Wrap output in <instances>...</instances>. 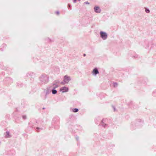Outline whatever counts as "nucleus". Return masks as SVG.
<instances>
[{
    "label": "nucleus",
    "mask_w": 156,
    "mask_h": 156,
    "mask_svg": "<svg viewBox=\"0 0 156 156\" xmlns=\"http://www.w3.org/2000/svg\"><path fill=\"white\" fill-rule=\"evenodd\" d=\"M69 88L65 86L61 87L59 89V91L62 93L67 92L69 91Z\"/></svg>",
    "instance_id": "nucleus-8"
},
{
    "label": "nucleus",
    "mask_w": 156,
    "mask_h": 156,
    "mask_svg": "<svg viewBox=\"0 0 156 156\" xmlns=\"http://www.w3.org/2000/svg\"><path fill=\"white\" fill-rule=\"evenodd\" d=\"M92 73L94 75L96 76L99 73L98 69L97 67L94 68L93 70Z\"/></svg>",
    "instance_id": "nucleus-10"
},
{
    "label": "nucleus",
    "mask_w": 156,
    "mask_h": 156,
    "mask_svg": "<svg viewBox=\"0 0 156 156\" xmlns=\"http://www.w3.org/2000/svg\"><path fill=\"white\" fill-rule=\"evenodd\" d=\"M107 119H103L101 121L100 125L103 126L104 128H107L108 127V125L106 123Z\"/></svg>",
    "instance_id": "nucleus-6"
},
{
    "label": "nucleus",
    "mask_w": 156,
    "mask_h": 156,
    "mask_svg": "<svg viewBox=\"0 0 156 156\" xmlns=\"http://www.w3.org/2000/svg\"><path fill=\"white\" fill-rule=\"evenodd\" d=\"M131 103L132 104H133V102H131Z\"/></svg>",
    "instance_id": "nucleus-29"
},
{
    "label": "nucleus",
    "mask_w": 156,
    "mask_h": 156,
    "mask_svg": "<svg viewBox=\"0 0 156 156\" xmlns=\"http://www.w3.org/2000/svg\"><path fill=\"white\" fill-rule=\"evenodd\" d=\"M76 118L75 116L73 114L69 115V117L66 120V125L70 131L73 133L74 132L73 128H75L76 126L73 125L76 121Z\"/></svg>",
    "instance_id": "nucleus-1"
},
{
    "label": "nucleus",
    "mask_w": 156,
    "mask_h": 156,
    "mask_svg": "<svg viewBox=\"0 0 156 156\" xmlns=\"http://www.w3.org/2000/svg\"><path fill=\"white\" fill-rule=\"evenodd\" d=\"M100 34L101 37L103 40H105L107 38L108 34L105 32L101 31L100 32Z\"/></svg>",
    "instance_id": "nucleus-7"
},
{
    "label": "nucleus",
    "mask_w": 156,
    "mask_h": 156,
    "mask_svg": "<svg viewBox=\"0 0 156 156\" xmlns=\"http://www.w3.org/2000/svg\"><path fill=\"white\" fill-rule=\"evenodd\" d=\"M84 3L86 4H90V3L88 1L84 2Z\"/></svg>",
    "instance_id": "nucleus-23"
},
{
    "label": "nucleus",
    "mask_w": 156,
    "mask_h": 156,
    "mask_svg": "<svg viewBox=\"0 0 156 156\" xmlns=\"http://www.w3.org/2000/svg\"><path fill=\"white\" fill-rule=\"evenodd\" d=\"M94 12L96 13H100L101 12V9L98 6L95 5L94 8Z\"/></svg>",
    "instance_id": "nucleus-9"
},
{
    "label": "nucleus",
    "mask_w": 156,
    "mask_h": 156,
    "mask_svg": "<svg viewBox=\"0 0 156 156\" xmlns=\"http://www.w3.org/2000/svg\"><path fill=\"white\" fill-rule=\"evenodd\" d=\"M4 135L5 137L6 138H9L12 137V136L9 131H6L4 133Z\"/></svg>",
    "instance_id": "nucleus-11"
},
{
    "label": "nucleus",
    "mask_w": 156,
    "mask_h": 156,
    "mask_svg": "<svg viewBox=\"0 0 156 156\" xmlns=\"http://www.w3.org/2000/svg\"><path fill=\"white\" fill-rule=\"evenodd\" d=\"M152 95L154 97H156V90L153 91L152 93Z\"/></svg>",
    "instance_id": "nucleus-16"
},
{
    "label": "nucleus",
    "mask_w": 156,
    "mask_h": 156,
    "mask_svg": "<svg viewBox=\"0 0 156 156\" xmlns=\"http://www.w3.org/2000/svg\"><path fill=\"white\" fill-rule=\"evenodd\" d=\"M144 81H145L144 83H143H143H146L147 81H148V79H147V78H145V79H144Z\"/></svg>",
    "instance_id": "nucleus-20"
},
{
    "label": "nucleus",
    "mask_w": 156,
    "mask_h": 156,
    "mask_svg": "<svg viewBox=\"0 0 156 156\" xmlns=\"http://www.w3.org/2000/svg\"><path fill=\"white\" fill-rule=\"evenodd\" d=\"M68 9H69L71 10L72 9L71 5L70 4H68Z\"/></svg>",
    "instance_id": "nucleus-19"
},
{
    "label": "nucleus",
    "mask_w": 156,
    "mask_h": 156,
    "mask_svg": "<svg viewBox=\"0 0 156 156\" xmlns=\"http://www.w3.org/2000/svg\"><path fill=\"white\" fill-rule=\"evenodd\" d=\"M22 118L23 119H26L27 118V116L26 115H23L22 116Z\"/></svg>",
    "instance_id": "nucleus-21"
},
{
    "label": "nucleus",
    "mask_w": 156,
    "mask_h": 156,
    "mask_svg": "<svg viewBox=\"0 0 156 156\" xmlns=\"http://www.w3.org/2000/svg\"><path fill=\"white\" fill-rule=\"evenodd\" d=\"M112 108L113 109L114 111V112L116 111V108L114 105H112Z\"/></svg>",
    "instance_id": "nucleus-18"
},
{
    "label": "nucleus",
    "mask_w": 156,
    "mask_h": 156,
    "mask_svg": "<svg viewBox=\"0 0 156 156\" xmlns=\"http://www.w3.org/2000/svg\"><path fill=\"white\" fill-rule=\"evenodd\" d=\"M37 129H39V128H37Z\"/></svg>",
    "instance_id": "nucleus-28"
},
{
    "label": "nucleus",
    "mask_w": 156,
    "mask_h": 156,
    "mask_svg": "<svg viewBox=\"0 0 156 156\" xmlns=\"http://www.w3.org/2000/svg\"><path fill=\"white\" fill-rule=\"evenodd\" d=\"M71 109H72V111L73 112L76 113L78 112L79 110L77 108H72Z\"/></svg>",
    "instance_id": "nucleus-14"
},
{
    "label": "nucleus",
    "mask_w": 156,
    "mask_h": 156,
    "mask_svg": "<svg viewBox=\"0 0 156 156\" xmlns=\"http://www.w3.org/2000/svg\"><path fill=\"white\" fill-rule=\"evenodd\" d=\"M76 140L78 141L79 139V137L78 136H76Z\"/></svg>",
    "instance_id": "nucleus-22"
},
{
    "label": "nucleus",
    "mask_w": 156,
    "mask_h": 156,
    "mask_svg": "<svg viewBox=\"0 0 156 156\" xmlns=\"http://www.w3.org/2000/svg\"><path fill=\"white\" fill-rule=\"evenodd\" d=\"M55 13L57 14H58V11H57Z\"/></svg>",
    "instance_id": "nucleus-24"
},
{
    "label": "nucleus",
    "mask_w": 156,
    "mask_h": 156,
    "mask_svg": "<svg viewBox=\"0 0 156 156\" xmlns=\"http://www.w3.org/2000/svg\"><path fill=\"white\" fill-rule=\"evenodd\" d=\"M118 83L117 82H114L113 83V86L114 87H115L117 86Z\"/></svg>",
    "instance_id": "nucleus-15"
},
{
    "label": "nucleus",
    "mask_w": 156,
    "mask_h": 156,
    "mask_svg": "<svg viewBox=\"0 0 156 156\" xmlns=\"http://www.w3.org/2000/svg\"><path fill=\"white\" fill-rule=\"evenodd\" d=\"M145 12L147 13H149L150 12V10L149 9H148L147 8H146L145 9Z\"/></svg>",
    "instance_id": "nucleus-17"
},
{
    "label": "nucleus",
    "mask_w": 156,
    "mask_h": 156,
    "mask_svg": "<svg viewBox=\"0 0 156 156\" xmlns=\"http://www.w3.org/2000/svg\"><path fill=\"white\" fill-rule=\"evenodd\" d=\"M144 121L141 119H138L135 122H132L131 125V127L133 129L136 128H140L144 124Z\"/></svg>",
    "instance_id": "nucleus-2"
},
{
    "label": "nucleus",
    "mask_w": 156,
    "mask_h": 156,
    "mask_svg": "<svg viewBox=\"0 0 156 156\" xmlns=\"http://www.w3.org/2000/svg\"><path fill=\"white\" fill-rule=\"evenodd\" d=\"M58 85V81L55 82L53 83L52 87L50 88L51 90L52 94H55L57 93V90L55 89L56 88H57Z\"/></svg>",
    "instance_id": "nucleus-4"
},
{
    "label": "nucleus",
    "mask_w": 156,
    "mask_h": 156,
    "mask_svg": "<svg viewBox=\"0 0 156 156\" xmlns=\"http://www.w3.org/2000/svg\"><path fill=\"white\" fill-rule=\"evenodd\" d=\"M61 40H64V38H62V39Z\"/></svg>",
    "instance_id": "nucleus-27"
},
{
    "label": "nucleus",
    "mask_w": 156,
    "mask_h": 156,
    "mask_svg": "<svg viewBox=\"0 0 156 156\" xmlns=\"http://www.w3.org/2000/svg\"><path fill=\"white\" fill-rule=\"evenodd\" d=\"M145 44H143L142 45L146 48L147 49L149 47V42L148 41H145L144 42Z\"/></svg>",
    "instance_id": "nucleus-13"
},
{
    "label": "nucleus",
    "mask_w": 156,
    "mask_h": 156,
    "mask_svg": "<svg viewBox=\"0 0 156 156\" xmlns=\"http://www.w3.org/2000/svg\"><path fill=\"white\" fill-rule=\"evenodd\" d=\"M39 79L40 83L42 84H47L49 81V76L45 74L41 75L39 77Z\"/></svg>",
    "instance_id": "nucleus-3"
},
{
    "label": "nucleus",
    "mask_w": 156,
    "mask_h": 156,
    "mask_svg": "<svg viewBox=\"0 0 156 156\" xmlns=\"http://www.w3.org/2000/svg\"><path fill=\"white\" fill-rule=\"evenodd\" d=\"M79 126L80 127V126Z\"/></svg>",
    "instance_id": "nucleus-30"
},
{
    "label": "nucleus",
    "mask_w": 156,
    "mask_h": 156,
    "mask_svg": "<svg viewBox=\"0 0 156 156\" xmlns=\"http://www.w3.org/2000/svg\"><path fill=\"white\" fill-rule=\"evenodd\" d=\"M130 56L132 58L134 59H138L140 58L138 55L136 54L134 52L132 54L130 55Z\"/></svg>",
    "instance_id": "nucleus-12"
},
{
    "label": "nucleus",
    "mask_w": 156,
    "mask_h": 156,
    "mask_svg": "<svg viewBox=\"0 0 156 156\" xmlns=\"http://www.w3.org/2000/svg\"><path fill=\"white\" fill-rule=\"evenodd\" d=\"M71 80V79L69 76L66 75L64 77L63 81L61 82L60 83L62 85H64L66 83H68Z\"/></svg>",
    "instance_id": "nucleus-5"
},
{
    "label": "nucleus",
    "mask_w": 156,
    "mask_h": 156,
    "mask_svg": "<svg viewBox=\"0 0 156 156\" xmlns=\"http://www.w3.org/2000/svg\"><path fill=\"white\" fill-rule=\"evenodd\" d=\"M83 56L85 57L86 56V54H85L84 53L83 54Z\"/></svg>",
    "instance_id": "nucleus-25"
},
{
    "label": "nucleus",
    "mask_w": 156,
    "mask_h": 156,
    "mask_svg": "<svg viewBox=\"0 0 156 156\" xmlns=\"http://www.w3.org/2000/svg\"><path fill=\"white\" fill-rule=\"evenodd\" d=\"M138 107H133V108H138Z\"/></svg>",
    "instance_id": "nucleus-26"
}]
</instances>
